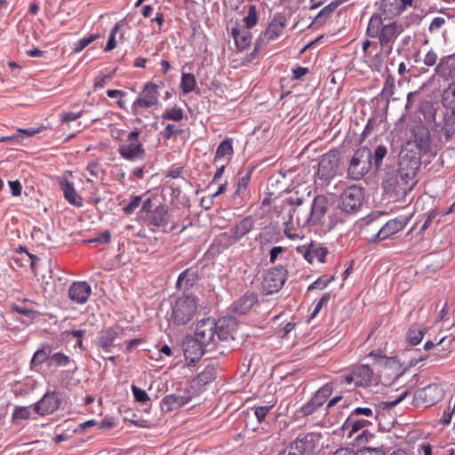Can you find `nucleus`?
Returning <instances> with one entry per match:
<instances>
[{
  "label": "nucleus",
  "instance_id": "obj_33",
  "mask_svg": "<svg viewBox=\"0 0 455 455\" xmlns=\"http://www.w3.org/2000/svg\"><path fill=\"white\" fill-rule=\"evenodd\" d=\"M52 347L48 343L42 344L41 347L37 349L30 362L31 368H34L36 366H40L44 363L47 362L49 363V358L52 355Z\"/></svg>",
  "mask_w": 455,
  "mask_h": 455
},
{
  "label": "nucleus",
  "instance_id": "obj_28",
  "mask_svg": "<svg viewBox=\"0 0 455 455\" xmlns=\"http://www.w3.org/2000/svg\"><path fill=\"white\" fill-rule=\"evenodd\" d=\"M231 35L236 48L241 52L245 50L251 43V34L247 28H233Z\"/></svg>",
  "mask_w": 455,
  "mask_h": 455
},
{
  "label": "nucleus",
  "instance_id": "obj_2",
  "mask_svg": "<svg viewBox=\"0 0 455 455\" xmlns=\"http://www.w3.org/2000/svg\"><path fill=\"white\" fill-rule=\"evenodd\" d=\"M237 329V322L234 317L226 316L218 320L208 317L197 322L195 337L206 347L207 350H213L220 341L234 339V333Z\"/></svg>",
  "mask_w": 455,
  "mask_h": 455
},
{
  "label": "nucleus",
  "instance_id": "obj_1",
  "mask_svg": "<svg viewBox=\"0 0 455 455\" xmlns=\"http://www.w3.org/2000/svg\"><path fill=\"white\" fill-rule=\"evenodd\" d=\"M419 167L417 158L403 156L396 172L388 173L382 182V188L394 201H404L416 185V174Z\"/></svg>",
  "mask_w": 455,
  "mask_h": 455
},
{
  "label": "nucleus",
  "instance_id": "obj_11",
  "mask_svg": "<svg viewBox=\"0 0 455 455\" xmlns=\"http://www.w3.org/2000/svg\"><path fill=\"white\" fill-rule=\"evenodd\" d=\"M158 85L152 82L146 83L138 98L132 105V113L134 115H139L140 113V109L156 106L158 104Z\"/></svg>",
  "mask_w": 455,
  "mask_h": 455
},
{
  "label": "nucleus",
  "instance_id": "obj_51",
  "mask_svg": "<svg viewBox=\"0 0 455 455\" xmlns=\"http://www.w3.org/2000/svg\"><path fill=\"white\" fill-rule=\"evenodd\" d=\"M113 78L112 74L99 75L94 79V90L105 87Z\"/></svg>",
  "mask_w": 455,
  "mask_h": 455
},
{
  "label": "nucleus",
  "instance_id": "obj_43",
  "mask_svg": "<svg viewBox=\"0 0 455 455\" xmlns=\"http://www.w3.org/2000/svg\"><path fill=\"white\" fill-rule=\"evenodd\" d=\"M283 233L291 240L302 238L300 232L293 226L291 213L289 215V220L284 222Z\"/></svg>",
  "mask_w": 455,
  "mask_h": 455
},
{
  "label": "nucleus",
  "instance_id": "obj_23",
  "mask_svg": "<svg viewBox=\"0 0 455 455\" xmlns=\"http://www.w3.org/2000/svg\"><path fill=\"white\" fill-rule=\"evenodd\" d=\"M436 126L440 128L445 140L449 141L455 135V109L447 110L443 114L442 122L436 123Z\"/></svg>",
  "mask_w": 455,
  "mask_h": 455
},
{
  "label": "nucleus",
  "instance_id": "obj_45",
  "mask_svg": "<svg viewBox=\"0 0 455 455\" xmlns=\"http://www.w3.org/2000/svg\"><path fill=\"white\" fill-rule=\"evenodd\" d=\"M251 172H248L244 176L239 178L237 186H236V189L233 194V198L240 196L242 194L245 193L248 184L251 180Z\"/></svg>",
  "mask_w": 455,
  "mask_h": 455
},
{
  "label": "nucleus",
  "instance_id": "obj_55",
  "mask_svg": "<svg viewBox=\"0 0 455 455\" xmlns=\"http://www.w3.org/2000/svg\"><path fill=\"white\" fill-rule=\"evenodd\" d=\"M445 23H446L445 18L435 17L431 21L428 29L431 33L438 32Z\"/></svg>",
  "mask_w": 455,
  "mask_h": 455
},
{
  "label": "nucleus",
  "instance_id": "obj_29",
  "mask_svg": "<svg viewBox=\"0 0 455 455\" xmlns=\"http://www.w3.org/2000/svg\"><path fill=\"white\" fill-rule=\"evenodd\" d=\"M340 4L339 1H332L328 5L323 7L319 13L316 15V17L312 21L310 27L313 28H319L326 23V21L331 17L334 11L339 7Z\"/></svg>",
  "mask_w": 455,
  "mask_h": 455
},
{
  "label": "nucleus",
  "instance_id": "obj_60",
  "mask_svg": "<svg viewBox=\"0 0 455 455\" xmlns=\"http://www.w3.org/2000/svg\"><path fill=\"white\" fill-rule=\"evenodd\" d=\"M13 310L20 315H24L28 317H35L36 315V312L33 309L27 308L23 306L15 305L13 306Z\"/></svg>",
  "mask_w": 455,
  "mask_h": 455
},
{
  "label": "nucleus",
  "instance_id": "obj_19",
  "mask_svg": "<svg viewBox=\"0 0 455 455\" xmlns=\"http://www.w3.org/2000/svg\"><path fill=\"white\" fill-rule=\"evenodd\" d=\"M287 26V19L284 15L277 14L268 24L267 28L264 32V36L268 41H273L278 38Z\"/></svg>",
  "mask_w": 455,
  "mask_h": 455
},
{
  "label": "nucleus",
  "instance_id": "obj_34",
  "mask_svg": "<svg viewBox=\"0 0 455 455\" xmlns=\"http://www.w3.org/2000/svg\"><path fill=\"white\" fill-rule=\"evenodd\" d=\"M405 8L400 0H383L382 11L387 17H394L401 14Z\"/></svg>",
  "mask_w": 455,
  "mask_h": 455
},
{
  "label": "nucleus",
  "instance_id": "obj_56",
  "mask_svg": "<svg viewBox=\"0 0 455 455\" xmlns=\"http://www.w3.org/2000/svg\"><path fill=\"white\" fill-rule=\"evenodd\" d=\"M438 56L433 50L429 51L424 57L423 62L428 67H433L437 64Z\"/></svg>",
  "mask_w": 455,
  "mask_h": 455
},
{
  "label": "nucleus",
  "instance_id": "obj_31",
  "mask_svg": "<svg viewBox=\"0 0 455 455\" xmlns=\"http://www.w3.org/2000/svg\"><path fill=\"white\" fill-rule=\"evenodd\" d=\"M253 228V220L250 217H246L239 221L233 228L230 229V237L235 240H240L247 235Z\"/></svg>",
  "mask_w": 455,
  "mask_h": 455
},
{
  "label": "nucleus",
  "instance_id": "obj_4",
  "mask_svg": "<svg viewBox=\"0 0 455 455\" xmlns=\"http://www.w3.org/2000/svg\"><path fill=\"white\" fill-rule=\"evenodd\" d=\"M373 418V411L370 407L354 409L340 428L342 437L352 440V444H363L367 440L368 430L365 428L372 424L369 419Z\"/></svg>",
  "mask_w": 455,
  "mask_h": 455
},
{
  "label": "nucleus",
  "instance_id": "obj_32",
  "mask_svg": "<svg viewBox=\"0 0 455 455\" xmlns=\"http://www.w3.org/2000/svg\"><path fill=\"white\" fill-rule=\"evenodd\" d=\"M197 280V271L192 268H188L180 274L176 283V286L179 289H188L192 287Z\"/></svg>",
  "mask_w": 455,
  "mask_h": 455
},
{
  "label": "nucleus",
  "instance_id": "obj_3",
  "mask_svg": "<svg viewBox=\"0 0 455 455\" xmlns=\"http://www.w3.org/2000/svg\"><path fill=\"white\" fill-rule=\"evenodd\" d=\"M138 220L151 232H167L166 228L171 223L170 231L180 227L179 221L172 220L167 204H163L157 197H147L137 214Z\"/></svg>",
  "mask_w": 455,
  "mask_h": 455
},
{
  "label": "nucleus",
  "instance_id": "obj_6",
  "mask_svg": "<svg viewBox=\"0 0 455 455\" xmlns=\"http://www.w3.org/2000/svg\"><path fill=\"white\" fill-rule=\"evenodd\" d=\"M198 312V299L193 295L178 297L172 305L170 321L175 325H186Z\"/></svg>",
  "mask_w": 455,
  "mask_h": 455
},
{
  "label": "nucleus",
  "instance_id": "obj_7",
  "mask_svg": "<svg viewBox=\"0 0 455 455\" xmlns=\"http://www.w3.org/2000/svg\"><path fill=\"white\" fill-rule=\"evenodd\" d=\"M140 135L139 131H132L127 135L126 140L117 148L121 157L132 162L144 159L146 150L140 140Z\"/></svg>",
  "mask_w": 455,
  "mask_h": 455
},
{
  "label": "nucleus",
  "instance_id": "obj_21",
  "mask_svg": "<svg viewBox=\"0 0 455 455\" xmlns=\"http://www.w3.org/2000/svg\"><path fill=\"white\" fill-rule=\"evenodd\" d=\"M59 185L63 191L65 199L72 205L76 207L83 206V198L79 196L75 186L68 179L60 178Z\"/></svg>",
  "mask_w": 455,
  "mask_h": 455
},
{
  "label": "nucleus",
  "instance_id": "obj_48",
  "mask_svg": "<svg viewBox=\"0 0 455 455\" xmlns=\"http://www.w3.org/2000/svg\"><path fill=\"white\" fill-rule=\"evenodd\" d=\"M99 37H100L99 34H92L88 36H85V37L80 39L75 44V48H74L73 52L75 53L81 52L84 48H86L90 44H92L93 41H95Z\"/></svg>",
  "mask_w": 455,
  "mask_h": 455
},
{
  "label": "nucleus",
  "instance_id": "obj_15",
  "mask_svg": "<svg viewBox=\"0 0 455 455\" xmlns=\"http://www.w3.org/2000/svg\"><path fill=\"white\" fill-rule=\"evenodd\" d=\"M411 217L400 215L388 220L377 233L374 240L382 241L403 230L410 221Z\"/></svg>",
  "mask_w": 455,
  "mask_h": 455
},
{
  "label": "nucleus",
  "instance_id": "obj_14",
  "mask_svg": "<svg viewBox=\"0 0 455 455\" xmlns=\"http://www.w3.org/2000/svg\"><path fill=\"white\" fill-rule=\"evenodd\" d=\"M60 405V399L58 394L56 392H47L32 406L36 413L40 416H45L53 413L59 409Z\"/></svg>",
  "mask_w": 455,
  "mask_h": 455
},
{
  "label": "nucleus",
  "instance_id": "obj_9",
  "mask_svg": "<svg viewBox=\"0 0 455 455\" xmlns=\"http://www.w3.org/2000/svg\"><path fill=\"white\" fill-rule=\"evenodd\" d=\"M287 279V270L277 266L266 271L262 277L261 291L266 295L279 291Z\"/></svg>",
  "mask_w": 455,
  "mask_h": 455
},
{
  "label": "nucleus",
  "instance_id": "obj_8",
  "mask_svg": "<svg viewBox=\"0 0 455 455\" xmlns=\"http://www.w3.org/2000/svg\"><path fill=\"white\" fill-rule=\"evenodd\" d=\"M371 152L366 148H359L353 156L347 174L352 180H361L371 169Z\"/></svg>",
  "mask_w": 455,
  "mask_h": 455
},
{
  "label": "nucleus",
  "instance_id": "obj_22",
  "mask_svg": "<svg viewBox=\"0 0 455 455\" xmlns=\"http://www.w3.org/2000/svg\"><path fill=\"white\" fill-rule=\"evenodd\" d=\"M118 337V330L114 327H107L102 329L97 336L96 344L105 352H109L113 347L115 340Z\"/></svg>",
  "mask_w": 455,
  "mask_h": 455
},
{
  "label": "nucleus",
  "instance_id": "obj_63",
  "mask_svg": "<svg viewBox=\"0 0 455 455\" xmlns=\"http://www.w3.org/2000/svg\"><path fill=\"white\" fill-rule=\"evenodd\" d=\"M179 132L178 129L174 124H168L163 132V137L166 140L171 139L174 134Z\"/></svg>",
  "mask_w": 455,
  "mask_h": 455
},
{
  "label": "nucleus",
  "instance_id": "obj_10",
  "mask_svg": "<svg viewBox=\"0 0 455 455\" xmlns=\"http://www.w3.org/2000/svg\"><path fill=\"white\" fill-rule=\"evenodd\" d=\"M363 200V189L358 186H350L339 196V206L347 213H354L361 208Z\"/></svg>",
  "mask_w": 455,
  "mask_h": 455
},
{
  "label": "nucleus",
  "instance_id": "obj_64",
  "mask_svg": "<svg viewBox=\"0 0 455 455\" xmlns=\"http://www.w3.org/2000/svg\"><path fill=\"white\" fill-rule=\"evenodd\" d=\"M308 68L305 67H298L292 70V79L299 80L308 73Z\"/></svg>",
  "mask_w": 455,
  "mask_h": 455
},
{
  "label": "nucleus",
  "instance_id": "obj_49",
  "mask_svg": "<svg viewBox=\"0 0 455 455\" xmlns=\"http://www.w3.org/2000/svg\"><path fill=\"white\" fill-rule=\"evenodd\" d=\"M143 199L141 196H132L130 202L123 208L126 215L132 214L140 204L142 205Z\"/></svg>",
  "mask_w": 455,
  "mask_h": 455
},
{
  "label": "nucleus",
  "instance_id": "obj_62",
  "mask_svg": "<svg viewBox=\"0 0 455 455\" xmlns=\"http://www.w3.org/2000/svg\"><path fill=\"white\" fill-rule=\"evenodd\" d=\"M9 187L13 196H19L21 195L22 186L19 180L9 181Z\"/></svg>",
  "mask_w": 455,
  "mask_h": 455
},
{
  "label": "nucleus",
  "instance_id": "obj_17",
  "mask_svg": "<svg viewBox=\"0 0 455 455\" xmlns=\"http://www.w3.org/2000/svg\"><path fill=\"white\" fill-rule=\"evenodd\" d=\"M91 294L92 288L87 282H75L68 289V298L76 304H84Z\"/></svg>",
  "mask_w": 455,
  "mask_h": 455
},
{
  "label": "nucleus",
  "instance_id": "obj_16",
  "mask_svg": "<svg viewBox=\"0 0 455 455\" xmlns=\"http://www.w3.org/2000/svg\"><path fill=\"white\" fill-rule=\"evenodd\" d=\"M183 352L187 360L197 362L208 350L201 341L195 338H187L183 342Z\"/></svg>",
  "mask_w": 455,
  "mask_h": 455
},
{
  "label": "nucleus",
  "instance_id": "obj_40",
  "mask_svg": "<svg viewBox=\"0 0 455 455\" xmlns=\"http://www.w3.org/2000/svg\"><path fill=\"white\" fill-rule=\"evenodd\" d=\"M425 333L426 329H421L418 327L416 324H413L410 327L408 331L407 338L411 345L416 346L421 342Z\"/></svg>",
  "mask_w": 455,
  "mask_h": 455
},
{
  "label": "nucleus",
  "instance_id": "obj_26",
  "mask_svg": "<svg viewBox=\"0 0 455 455\" xmlns=\"http://www.w3.org/2000/svg\"><path fill=\"white\" fill-rule=\"evenodd\" d=\"M258 301V296L254 292H246L233 304V309L238 314H246Z\"/></svg>",
  "mask_w": 455,
  "mask_h": 455
},
{
  "label": "nucleus",
  "instance_id": "obj_46",
  "mask_svg": "<svg viewBox=\"0 0 455 455\" xmlns=\"http://www.w3.org/2000/svg\"><path fill=\"white\" fill-rule=\"evenodd\" d=\"M122 26H123V20L116 23L114 28L111 29L108 43L104 49L105 52H110L116 48V36L117 32L120 30V28H122Z\"/></svg>",
  "mask_w": 455,
  "mask_h": 455
},
{
  "label": "nucleus",
  "instance_id": "obj_39",
  "mask_svg": "<svg viewBox=\"0 0 455 455\" xmlns=\"http://www.w3.org/2000/svg\"><path fill=\"white\" fill-rule=\"evenodd\" d=\"M72 360L68 355L61 352L52 354L49 358V367H67L71 363Z\"/></svg>",
  "mask_w": 455,
  "mask_h": 455
},
{
  "label": "nucleus",
  "instance_id": "obj_47",
  "mask_svg": "<svg viewBox=\"0 0 455 455\" xmlns=\"http://www.w3.org/2000/svg\"><path fill=\"white\" fill-rule=\"evenodd\" d=\"M244 24L247 29L253 28L258 22L257 9L255 5H249L248 13L243 18Z\"/></svg>",
  "mask_w": 455,
  "mask_h": 455
},
{
  "label": "nucleus",
  "instance_id": "obj_57",
  "mask_svg": "<svg viewBox=\"0 0 455 455\" xmlns=\"http://www.w3.org/2000/svg\"><path fill=\"white\" fill-rule=\"evenodd\" d=\"M82 115H83L82 111L77 112V113L66 112V113L60 114V119L64 123H69V122H72V121H75V120L80 118L82 116Z\"/></svg>",
  "mask_w": 455,
  "mask_h": 455
},
{
  "label": "nucleus",
  "instance_id": "obj_27",
  "mask_svg": "<svg viewBox=\"0 0 455 455\" xmlns=\"http://www.w3.org/2000/svg\"><path fill=\"white\" fill-rule=\"evenodd\" d=\"M191 400L190 396H183L176 394H171L166 395L161 402V407L166 411H172L178 408H180Z\"/></svg>",
  "mask_w": 455,
  "mask_h": 455
},
{
  "label": "nucleus",
  "instance_id": "obj_36",
  "mask_svg": "<svg viewBox=\"0 0 455 455\" xmlns=\"http://www.w3.org/2000/svg\"><path fill=\"white\" fill-rule=\"evenodd\" d=\"M442 103L443 107L448 109H455V81L451 83L447 88L443 90Z\"/></svg>",
  "mask_w": 455,
  "mask_h": 455
},
{
  "label": "nucleus",
  "instance_id": "obj_50",
  "mask_svg": "<svg viewBox=\"0 0 455 455\" xmlns=\"http://www.w3.org/2000/svg\"><path fill=\"white\" fill-rule=\"evenodd\" d=\"M132 391L135 397V400L139 403H145L150 400L149 396L148 395L147 392L140 387H138L135 385L132 386Z\"/></svg>",
  "mask_w": 455,
  "mask_h": 455
},
{
  "label": "nucleus",
  "instance_id": "obj_35",
  "mask_svg": "<svg viewBox=\"0 0 455 455\" xmlns=\"http://www.w3.org/2000/svg\"><path fill=\"white\" fill-rule=\"evenodd\" d=\"M333 391L332 385L328 383L323 386L312 397L313 403H315L316 406L323 405V403L327 401V399L331 395Z\"/></svg>",
  "mask_w": 455,
  "mask_h": 455
},
{
  "label": "nucleus",
  "instance_id": "obj_54",
  "mask_svg": "<svg viewBox=\"0 0 455 455\" xmlns=\"http://www.w3.org/2000/svg\"><path fill=\"white\" fill-rule=\"evenodd\" d=\"M273 405H265V406H259L256 407L254 410V414L259 423L264 421L266 415L269 412V411L272 409Z\"/></svg>",
  "mask_w": 455,
  "mask_h": 455
},
{
  "label": "nucleus",
  "instance_id": "obj_61",
  "mask_svg": "<svg viewBox=\"0 0 455 455\" xmlns=\"http://www.w3.org/2000/svg\"><path fill=\"white\" fill-rule=\"evenodd\" d=\"M110 238H111V235H110L109 231L106 230V231L102 232L101 234H100L95 238L90 240L89 242L99 243H108L110 242Z\"/></svg>",
  "mask_w": 455,
  "mask_h": 455
},
{
  "label": "nucleus",
  "instance_id": "obj_18",
  "mask_svg": "<svg viewBox=\"0 0 455 455\" xmlns=\"http://www.w3.org/2000/svg\"><path fill=\"white\" fill-rule=\"evenodd\" d=\"M328 205L329 202L326 196H315L312 203L310 216L307 219V223L310 225H316L319 223L327 212Z\"/></svg>",
  "mask_w": 455,
  "mask_h": 455
},
{
  "label": "nucleus",
  "instance_id": "obj_25",
  "mask_svg": "<svg viewBox=\"0 0 455 455\" xmlns=\"http://www.w3.org/2000/svg\"><path fill=\"white\" fill-rule=\"evenodd\" d=\"M435 73L444 78H452L455 72V54L443 57L435 66Z\"/></svg>",
  "mask_w": 455,
  "mask_h": 455
},
{
  "label": "nucleus",
  "instance_id": "obj_20",
  "mask_svg": "<svg viewBox=\"0 0 455 455\" xmlns=\"http://www.w3.org/2000/svg\"><path fill=\"white\" fill-rule=\"evenodd\" d=\"M414 143L420 153L427 154L431 151V139L428 129L418 126L413 129Z\"/></svg>",
  "mask_w": 455,
  "mask_h": 455
},
{
  "label": "nucleus",
  "instance_id": "obj_42",
  "mask_svg": "<svg viewBox=\"0 0 455 455\" xmlns=\"http://www.w3.org/2000/svg\"><path fill=\"white\" fill-rule=\"evenodd\" d=\"M162 117L165 120L179 122L183 119L184 111L181 108L175 106L171 108L165 109L162 115Z\"/></svg>",
  "mask_w": 455,
  "mask_h": 455
},
{
  "label": "nucleus",
  "instance_id": "obj_30",
  "mask_svg": "<svg viewBox=\"0 0 455 455\" xmlns=\"http://www.w3.org/2000/svg\"><path fill=\"white\" fill-rule=\"evenodd\" d=\"M352 371L355 379V386L365 387L371 383L373 377V371L369 365L362 364L355 367Z\"/></svg>",
  "mask_w": 455,
  "mask_h": 455
},
{
  "label": "nucleus",
  "instance_id": "obj_44",
  "mask_svg": "<svg viewBox=\"0 0 455 455\" xmlns=\"http://www.w3.org/2000/svg\"><path fill=\"white\" fill-rule=\"evenodd\" d=\"M387 149L385 146L379 145L374 151L373 156L371 155V162L373 161V164L376 170L379 169L382 165V161L387 156Z\"/></svg>",
  "mask_w": 455,
  "mask_h": 455
},
{
  "label": "nucleus",
  "instance_id": "obj_12",
  "mask_svg": "<svg viewBox=\"0 0 455 455\" xmlns=\"http://www.w3.org/2000/svg\"><path fill=\"white\" fill-rule=\"evenodd\" d=\"M339 160V152L337 149L325 153L318 164L317 178L324 182L332 180L337 174Z\"/></svg>",
  "mask_w": 455,
  "mask_h": 455
},
{
  "label": "nucleus",
  "instance_id": "obj_41",
  "mask_svg": "<svg viewBox=\"0 0 455 455\" xmlns=\"http://www.w3.org/2000/svg\"><path fill=\"white\" fill-rule=\"evenodd\" d=\"M395 89V79L392 75H387L385 78V83L381 91V95L387 100L394 95Z\"/></svg>",
  "mask_w": 455,
  "mask_h": 455
},
{
  "label": "nucleus",
  "instance_id": "obj_37",
  "mask_svg": "<svg viewBox=\"0 0 455 455\" xmlns=\"http://www.w3.org/2000/svg\"><path fill=\"white\" fill-rule=\"evenodd\" d=\"M234 154L233 148V140L228 138L221 141L218 146L215 153L214 161L216 162L218 159H221L227 156H232Z\"/></svg>",
  "mask_w": 455,
  "mask_h": 455
},
{
  "label": "nucleus",
  "instance_id": "obj_38",
  "mask_svg": "<svg viewBox=\"0 0 455 455\" xmlns=\"http://www.w3.org/2000/svg\"><path fill=\"white\" fill-rule=\"evenodd\" d=\"M196 87V80L193 74L183 73L181 75L180 88L184 94L192 92Z\"/></svg>",
  "mask_w": 455,
  "mask_h": 455
},
{
  "label": "nucleus",
  "instance_id": "obj_58",
  "mask_svg": "<svg viewBox=\"0 0 455 455\" xmlns=\"http://www.w3.org/2000/svg\"><path fill=\"white\" fill-rule=\"evenodd\" d=\"M318 408L319 406H316L315 403H313V400L311 398L306 404L301 407V412L303 415L308 416L314 413Z\"/></svg>",
  "mask_w": 455,
  "mask_h": 455
},
{
  "label": "nucleus",
  "instance_id": "obj_53",
  "mask_svg": "<svg viewBox=\"0 0 455 455\" xmlns=\"http://www.w3.org/2000/svg\"><path fill=\"white\" fill-rule=\"evenodd\" d=\"M86 170L92 177L96 179H99L100 175L103 172L101 165L98 162H90L86 166Z\"/></svg>",
  "mask_w": 455,
  "mask_h": 455
},
{
  "label": "nucleus",
  "instance_id": "obj_5",
  "mask_svg": "<svg viewBox=\"0 0 455 455\" xmlns=\"http://www.w3.org/2000/svg\"><path fill=\"white\" fill-rule=\"evenodd\" d=\"M385 20L380 15L373 14L369 20L366 33L368 36L378 39L383 52L390 53L403 28L395 21Z\"/></svg>",
  "mask_w": 455,
  "mask_h": 455
},
{
  "label": "nucleus",
  "instance_id": "obj_52",
  "mask_svg": "<svg viewBox=\"0 0 455 455\" xmlns=\"http://www.w3.org/2000/svg\"><path fill=\"white\" fill-rule=\"evenodd\" d=\"M30 410L27 406H17L13 411V419H28L30 418Z\"/></svg>",
  "mask_w": 455,
  "mask_h": 455
},
{
  "label": "nucleus",
  "instance_id": "obj_24",
  "mask_svg": "<svg viewBox=\"0 0 455 455\" xmlns=\"http://www.w3.org/2000/svg\"><path fill=\"white\" fill-rule=\"evenodd\" d=\"M417 397L420 399L426 406H431L442 398V392L437 385H428L418 391Z\"/></svg>",
  "mask_w": 455,
  "mask_h": 455
},
{
  "label": "nucleus",
  "instance_id": "obj_13",
  "mask_svg": "<svg viewBox=\"0 0 455 455\" xmlns=\"http://www.w3.org/2000/svg\"><path fill=\"white\" fill-rule=\"evenodd\" d=\"M318 436L314 433L299 435L290 448L296 455H311L314 452Z\"/></svg>",
  "mask_w": 455,
  "mask_h": 455
},
{
  "label": "nucleus",
  "instance_id": "obj_59",
  "mask_svg": "<svg viewBox=\"0 0 455 455\" xmlns=\"http://www.w3.org/2000/svg\"><path fill=\"white\" fill-rule=\"evenodd\" d=\"M329 251L326 247H315L314 246V256L319 262H324L325 257L328 255Z\"/></svg>",
  "mask_w": 455,
  "mask_h": 455
}]
</instances>
